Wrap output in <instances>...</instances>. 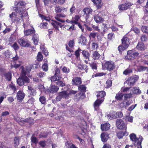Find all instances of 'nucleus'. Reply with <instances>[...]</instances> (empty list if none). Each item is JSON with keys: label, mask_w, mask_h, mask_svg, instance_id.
Instances as JSON below:
<instances>
[{"label": "nucleus", "mask_w": 148, "mask_h": 148, "mask_svg": "<svg viewBox=\"0 0 148 148\" xmlns=\"http://www.w3.org/2000/svg\"><path fill=\"white\" fill-rule=\"evenodd\" d=\"M31 70L30 68L28 69L27 68L26 69H25L24 68L22 69L20 77L17 80V83L19 86H22L25 84L30 82V80L27 76L29 77L28 74Z\"/></svg>", "instance_id": "nucleus-1"}, {"label": "nucleus", "mask_w": 148, "mask_h": 148, "mask_svg": "<svg viewBox=\"0 0 148 148\" xmlns=\"http://www.w3.org/2000/svg\"><path fill=\"white\" fill-rule=\"evenodd\" d=\"M106 95V92L104 91L99 92V93L97 95V99L94 103V106L95 110H99V107L103 101L104 97Z\"/></svg>", "instance_id": "nucleus-2"}, {"label": "nucleus", "mask_w": 148, "mask_h": 148, "mask_svg": "<svg viewBox=\"0 0 148 148\" xmlns=\"http://www.w3.org/2000/svg\"><path fill=\"white\" fill-rule=\"evenodd\" d=\"M129 39L128 38L127 35H125L121 40L122 45H119L118 49L120 52H122V51L124 50L127 49L130 44L129 42Z\"/></svg>", "instance_id": "nucleus-3"}, {"label": "nucleus", "mask_w": 148, "mask_h": 148, "mask_svg": "<svg viewBox=\"0 0 148 148\" xmlns=\"http://www.w3.org/2000/svg\"><path fill=\"white\" fill-rule=\"evenodd\" d=\"M83 11L84 13L82 16V17L85 19L84 22L87 23L90 17V15L92 14V10L90 8H86L84 9Z\"/></svg>", "instance_id": "nucleus-4"}, {"label": "nucleus", "mask_w": 148, "mask_h": 148, "mask_svg": "<svg viewBox=\"0 0 148 148\" xmlns=\"http://www.w3.org/2000/svg\"><path fill=\"white\" fill-rule=\"evenodd\" d=\"M18 42L21 46L24 47H28L30 45L29 42L24 38H22L19 39Z\"/></svg>", "instance_id": "nucleus-5"}, {"label": "nucleus", "mask_w": 148, "mask_h": 148, "mask_svg": "<svg viewBox=\"0 0 148 148\" xmlns=\"http://www.w3.org/2000/svg\"><path fill=\"white\" fill-rule=\"evenodd\" d=\"M17 7H14V10L16 12H15L16 15L19 17L22 18L23 17V12L25 10H23L22 7H19L18 8Z\"/></svg>", "instance_id": "nucleus-6"}, {"label": "nucleus", "mask_w": 148, "mask_h": 148, "mask_svg": "<svg viewBox=\"0 0 148 148\" xmlns=\"http://www.w3.org/2000/svg\"><path fill=\"white\" fill-rule=\"evenodd\" d=\"M141 138H143L140 136H139V138H137L136 135L134 133H132L130 134V139L133 142V143L134 145L136 144L138 142V143L140 140H141Z\"/></svg>", "instance_id": "nucleus-7"}, {"label": "nucleus", "mask_w": 148, "mask_h": 148, "mask_svg": "<svg viewBox=\"0 0 148 148\" xmlns=\"http://www.w3.org/2000/svg\"><path fill=\"white\" fill-rule=\"evenodd\" d=\"M105 66L106 69L109 71L113 70L115 67L114 64L112 62H107L105 64Z\"/></svg>", "instance_id": "nucleus-8"}, {"label": "nucleus", "mask_w": 148, "mask_h": 148, "mask_svg": "<svg viewBox=\"0 0 148 148\" xmlns=\"http://www.w3.org/2000/svg\"><path fill=\"white\" fill-rule=\"evenodd\" d=\"M116 126L120 129H122L125 127V125L123 121L121 119H117L116 121Z\"/></svg>", "instance_id": "nucleus-9"}, {"label": "nucleus", "mask_w": 148, "mask_h": 148, "mask_svg": "<svg viewBox=\"0 0 148 148\" xmlns=\"http://www.w3.org/2000/svg\"><path fill=\"white\" fill-rule=\"evenodd\" d=\"M67 10V8H64L61 6L56 5L55 7V10L57 13L66 12Z\"/></svg>", "instance_id": "nucleus-10"}, {"label": "nucleus", "mask_w": 148, "mask_h": 148, "mask_svg": "<svg viewBox=\"0 0 148 148\" xmlns=\"http://www.w3.org/2000/svg\"><path fill=\"white\" fill-rule=\"evenodd\" d=\"M82 82L81 78L79 77H74L72 81V83L74 85H80L82 84Z\"/></svg>", "instance_id": "nucleus-11"}, {"label": "nucleus", "mask_w": 148, "mask_h": 148, "mask_svg": "<svg viewBox=\"0 0 148 148\" xmlns=\"http://www.w3.org/2000/svg\"><path fill=\"white\" fill-rule=\"evenodd\" d=\"M59 89V87L55 85H51L47 90L48 92L53 93L56 92Z\"/></svg>", "instance_id": "nucleus-12"}, {"label": "nucleus", "mask_w": 148, "mask_h": 148, "mask_svg": "<svg viewBox=\"0 0 148 148\" xmlns=\"http://www.w3.org/2000/svg\"><path fill=\"white\" fill-rule=\"evenodd\" d=\"M141 92V91L138 87H135L133 88H131L130 87V94H140Z\"/></svg>", "instance_id": "nucleus-13"}, {"label": "nucleus", "mask_w": 148, "mask_h": 148, "mask_svg": "<svg viewBox=\"0 0 148 148\" xmlns=\"http://www.w3.org/2000/svg\"><path fill=\"white\" fill-rule=\"evenodd\" d=\"M66 15L65 14L63 13L57 14L55 17V18L58 21L61 22L62 23H64L65 21L61 19L60 18H64L65 17Z\"/></svg>", "instance_id": "nucleus-14"}, {"label": "nucleus", "mask_w": 148, "mask_h": 148, "mask_svg": "<svg viewBox=\"0 0 148 148\" xmlns=\"http://www.w3.org/2000/svg\"><path fill=\"white\" fill-rule=\"evenodd\" d=\"M138 76L136 75H133L130 77V86L135 85L136 82L138 79Z\"/></svg>", "instance_id": "nucleus-15"}, {"label": "nucleus", "mask_w": 148, "mask_h": 148, "mask_svg": "<svg viewBox=\"0 0 148 148\" xmlns=\"http://www.w3.org/2000/svg\"><path fill=\"white\" fill-rule=\"evenodd\" d=\"M25 94L21 91H19L17 93V98L18 100H22L24 98Z\"/></svg>", "instance_id": "nucleus-16"}, {"label": "nucleus", "mask_w": 148, "mask_h": 148, "mask_svg": "<svg viewBox=\"0 0 148 148\" xmlns=\"http://www.w3.org/2000/svg\"><path fill=\"white\" fill-rule=\"evenodd\" d=\"M79 42L81 43L82 45H86L87 43V41L85 37L82 35L79 37Z\"/></svg>", "instance_id": "nucleus-17"}, {"label": "nucleus", "mask_w": 148, "mask_h": 148, "mask_svg": "<svg viewBox=\"0 0 148 148\" xmlns=\"http://www.w3.org/2000/svg\"><path fill=\"white\" fill-rule=\"evenodd\" d=\"M94 19L95 21L98 23L102 22L103 20L101 17L99 16L98 15L94 16Z\"/></svg>", "instance_id": "nucleus-18"}, {"label": "nucleus", "mask_w": 148, "mask_h": 148, "mask_svg": "<svg viewBox=\"0 0 148 148\" xmlns=\"http://www.w3.org/2000/svg\"><path fill=\"white\" fill-rule=\"evenodd\" d=\"M101 140L103 142H106L109 138V135L108 134L106 133H103L101 134Z\"/></svg>", "instance_id": "nucleus-19"}, {"label": "nucleus", "mask_w": 148, "mask_h": 148, "mask_svg": "<svg viewBox=\"0 0 148 148\" xmlns=\"http://www.w3.org/2000/svg\"><path fill=\"white\" fill-rule=\"evenodd\" d=\"M130 3H127L119 5V8L120 10H124L127 9Z\"/></svg>", "instance_id": "nucleus-20"}, {"label": "nucleus", "mask_w": 148, "mask_h": 148, "mask_svg": "<svg viewBox=\"0 0 148 148\" xmlns=\"http://www.w3.org/2000/svg\"><path fill=\"white\" fill-rule=\"evenodd\" d=\"M62 98L68 99L69 97V92L66 91H64L59 92Z\"/></svg>", "instance_id": "nucleus-21"}, {"label": "nucleus", "mask_w": 148, "mask_h": 148, "mask_svg": "<svg viewBox=\"0 0 148 148\" xmlns=\"http://www.w3.org/2000/svg\"><path fill=\"white\" fill-rule=\"evenodd\" d=\"M28 92L31 95L33 96L35 95L36 94V91L31 86H28Z\"/></svg>", "instance_id": "nucleus-22"}, {"label": "nucleus", "mask_w": 148, "mask_h": 148, "mask_svg": "<svg viewBox=\"0 0 148 148\" xmlns=\"http://www.w3.org/2000/svg\"><path fill=\"white\" fill-rule=\"evenodd\" d=\"M110 124L107 123L101 125V130L103 131H106L108 130L110 128Z\"/></svg>", "instance_id": "nucleus-23"}, {"label": "nucleus", "mask_w": 148, "mask_h": 148, "mask_svg": "<svg viewBox=\"0 0 148 148\" xmlns=\"http://www.w3.org/2000/svg\"><path fill=\"white\" fill-rule=\"evenodd\" d=\"M136 47L137 49L140 50H144L146 49L143 43L141 42H138Z\"/></svg>", "instance_id": "nucleus-24"}, {"label": "nucleus", "mask_w": 148, "mask_h": 148, "mask_svg": "<svg viewBox=\"0 0 148 148\" xmlns=\"http://www.w3.org/2000/svg\"><path fill=\"white\" fill-rule=\"evenodd\" d=\"M78 100L84 99L85 97V94L83 92H79L76 94L75 96Z\"/></svg>", "instance_id": "nucleus-25"}, {"label": "nucleus", "mask_w": 148, "mask_h": 148, "mask_svg": "<svg viewBox=\"0 0 148 148\" xmlns=\"http://www.w3.org/2000/svg\"><path fill=\"white\" fill-rule=\"evenodd\" d=\"M128 135V133H126L125 132L123 133L122 131L117 132V136L118 138L121 139L122 138L123 136H127Z\"/></svg>", "instance_id": "nucleus-26"}, {"label": "nucleus", "mask_w": 148, "mask_h": 148, "mask_svg": "<svg viewBox=\"0 0 148 148\" xmlns=\"http://www.w3.org/2000/svg\"><path fill=\"white\" fill-rule=\"evenodd\" d=\"M61 78L62 77L61 76H59L58 75L57 76L54 75L51 77V82L58 81V80H60Z\"/></svg>", "instance_id": "nucleus-27"}, {"label": "nucleus", "mask_w": 148, "mask_h": 148, "mask_svg": "<svg viewBox=\"0 0 148 148\" xmlns=\"http://www.w3.org/2000/svg\"><path fill=\"white\" fill-rule=\"evenodd\" d=\"M82 53L86 59H88V61H89V58L90 57V54L87 51L84 50L82 52Z\"/></svg>", "instance_id": "nucleus-28"}, {"label": "nucleus", "mask_w": 148, "mask_h": 148, "mask_svg": "<svg viewBox=\"0 0 148 148\" xmlns=\"http://www.w3.org/2000/svg\"><path fill=\"white\" fill-rule=\"evenodd\" d=\"M100 55L97 51H95L92 54V58L94 60L98 59L100 57Z\"/></svg>", "instance_id": "nucleus-29"}, {"label": "nucleus", "mask_w": 148, "mask_h": 148, "mask_svg": "<svg viewBox=\"0 0 148 148\" xmlns=\"http://www.w3.org/2000/svg\"><path fill=\"white\" fill-rule=\"evenodd\" d=\"M130 56H131L130 59H133L134 58H136L139 55V53L136 52H130Z\"/></svg>", "instance_id": "nucleus-30"}, {"label": "nucleus", "mask_w": 148, "mask_h": 148, "mask_svg": "<svg viewBox=\"0 0 148 148\" xmlns=\"http://www.w3.org/2000/svg\"><path fill=\"white\" fill-rule=\"evenodd\" d=\"M78 88L79 90L84 93L86 91V87L84 85H82L78 86Z\"/></svg>", "instance_id": "nucleus-31"}, {"label": "nucleus", "mask_w": 148, "mask_h": 148, "mask_svg": "<svg viewBox=\"0 0 148 148\" xmlns=\"http://www.w3.org/2000/svg\"><path fill=\"white\" fill-rule=\"evenodd\" d=\"M78 69L81 70H85V71L87 72V70L88 69L87 66L86 65H82L79 64L77 66Z\"/></svg>", "instance_id": "nucleus-32"}, {"label": "nucleus", "mask_w": 148, "mask_h": 148, "mask_svg": "<svg viewBox=\"0 0 148 148\" xmlns=\"http://www.w3.org/2000/svg\"><path fill=\"white\" fill-rule=\"evenodd\" d=\"M94 4L96 5L97 9L100 8L102 6L101 0H97L95 1Z\"/></svg>", "instance_id": "nucleus-33"}, {"label": "nucleus", "mask_w": 148, "mask_h": 148, "mask_svg": "<svg viewBox=\"0 0 148 148\" xmlns=\"http://www.w3.org/2000/svg\"><path fill=\"white\" fill-rule=\"evenodd\" d=\"M9 44L10 45L15 51H17L19 49V47L16 42H14L12 45L10 43H9Z\"/></svg>", "instance_id": "nucleus-34"}, {"label": "nucleus", "mask_w": 148, "mask_h": 148, "mask_svg": "<svg viewBox=\"0 0 148 148\" xmlns=\"http://www.w3.org/2000/svg\"><path fill=\"white\" fill-rule=\"evenodd\" d=\"M34 32V30L32 29H29L26 30H24L25 35L27 36Z\"/></svg>", "instance_id": "nucleus-35"}, {"label": "nucleus", "mask_w": 148, "mask_h": 148, "mask_svg": "<svg viewBox=\"0 0 148 148\" xmlns=\"http://www.w3.org/2000/svg\"><path fill=\"white\" fill-rule=\"evenodd\" d=\"M25 3L23 1H21L19 2L16 1L15 3V7H19L21 6H24L25 4Z\"/></svg>", "instance_id": "nucleus-36"}, {"label": "nucleus", "mask_w": 148, "mask_h": 148, "mask_svg": "<svg viewBox=\"0 0 148 148\" xmlns=\"http://www.w3.org/2000/svg\"><path fill=\"white\" fill-rule=\"evenodd\" d=\"M32 39L33 40L34 44L36 45H37L39 41L38 36L37 35H36V34H34L33 36Z\"/></svg>", "instance_id": "nucleus-37"}, {"label": "nucleus", "mask_w": 148, "mask_h": 148, "mask_svg": "<svg viewBox=\"0 0 148 148\" xmlns=\"http://www.w3.org/2000/svg\"><path fill=\"white\" fill-rule=\"evenodd\" d=\"M4 76L6 79L8 81H10L11 80V74L10 73H7L4 74Z\"/></svg>", "instance_id": "nucleus-38"}, {"label": "nucleus", "mask_w": 148, "mask_h": 148, "mask_svg": "<svg viewBox=\"0 0 148 148\" xmlns=\"http://www.w3.org/2000/svg\"><path fill=\"white\" fill-rule=\"evenodd\" d=\"M141 140H140L139 142H138L136 144H134V146H132V148H135L136 146L135 145H137V148H142V146L141 145L143 139V138H141Z\"/></svg>", "instance_id": "nucleus-39"}, {"label": "nucleus", "mask_w": 148, "mask_h": 148, "mask_svg": "<svg viewBox=\"0 0 148 148\" xmlns=\"http://www.w3.org/2000/svg\"><path fill=\"white\" fill-rule=\"evenodd\" d=\"M43 56L41 52H39L38 53L37 56V60L39 62L41 61L43 59Z\"/></svg>", "instance_id": "nucleus-40"}, {"label": "nucleus", "mask_w": 148, "mask_h": 148, "mask_svg": "<svg viewBox=\"0 0 148 148\" xmlns=\"http://www.w3.org/2000/svg\"><path fill=\"white\" fill-rule=\"evenodd\" d=\"M125 100V103H126L127 106H129L130 103L128 101V99H130V94H125L124 95Z\"/></svg>", "instance_id": "nucleus-41"}, {"label": "nucleus", "mask_w": 148, "mask_h": 148, "mask_svg": "<svg viewBox=\"0 0 148 148\" xmlns=\"http://www.w3.org/2000/svg\"><path fill=\"white\" fill-rule=\"evenodd\" d=\"M39 100L42 104H44L46 103V99L44 96H40L39 98Z\"/></svg>", "instance_id": "nucleus-42"}, {"label": "nucleus", "mask_w": 148, "mask_h": 148, "mask_svg": "<svg viewBox=\"0 0 148 148\" xmlns=\"http://www.w3.org/2000/svg\"><path fill=\"white\" fill-rule=\"evenodd\" d=\"M123 96V94L122 93H118L116 94L115 98L117 100H121L122 99Z\"/></svg>", "instance_id": "nucleus-43"}, {"label": "nucleus", "mask_w": 148, "mask_h": 148, "mask_svg": "<svg viewBox=\"0 0 148 148\" xmlns=\"http://www.w3.org/2000/svg\"><path fill=\"white\" fill-rule=\"evenodd\" d=\"M19 144V140L18 138L16 137L14 140V146L17 147Z\"/></svg>", "instance_id": "nucleus-44"}, {"label": "nucleus", "mask_w": 148, "mask_h": 148, "mask_svg": "<svg viewBox=\"0 0 148 148\" xmlns=\"http://www.w3.org/2000/svg\"><path fill=\"white\" fill-rule=\"evenodd\" d=\"M138 70L139 72L144 71H148V68L147 67L141 66L138 69Z\"/></svg>", "instance_id": "nucleus-45"}, {"label": "nucleus", "mask_w": 148, "mask_h": 148, "mask_svg": "<svg viewBox=\"0 0 148 148\" xmlns=\"http://www.w3.org/2000/svg\"><path fill=\"white\" fill-rule=\"evenodd\" d=\"M141 30L143 32L148 34V27L147 26H143L141 28Z\"/></svg>", "instance_id": "nucleus-46"}, {"label": "nucleus", "mask_w": 148, "mask_h": 148, "mask_svg": "<svg viewBox=\"0 0 148 148\" xmlns=\"http://www.w3.org/2000/svg\"><path fill=\"white\" fill-rule=\"evenodd\" d=\"M56 85H59L63 87L65 86V83H63V82L60 80H58L56 82Z\"/></svg>", "instance_id": "nucleus-47"}, {"label": "nucleus", "mask_w": 148, "mask_h": 148, "mask_svg": "<svg viewBox=\"0 0 148 148\" xmlns=\"http://www.w3.org/2000/svg\"><path fill=\"white\" fill-rule=\"evenodd\" d=\"M31 142L34 143L36 144L38 143V139L35 136H32L31 138Z\"/></svg>", "instance_id": "nucleus-48"}, {"label": "nucleus", "mask_w": 148, "mask_h": 148, "mask_svg": "<svg viewBox=\"0 0 148 148\" xmlns=\"http://www.w3.org/2000/svg\"><path fill=\"white\" fill-rule=\"evenodd\" d=\"M92 47L94 49H97L98 47V44L96 42H93L92 44Z\"/></svg>", "instance_id": "nucleus-49"}, {"label": "nucleus", "mask_w": 148, "mask_h": 148, "mask_svg": "<svg viewBox=\"0 0 148 148\" xmlns=\"http://www.w3.org/2000/svg\"><path fill=\"white\" fill-rule=\"evenodd\" d=\"M48 133L46 132L41 133L39 135V137L41 138L42 137L46 138L48 136Z\"/></svg>", "instance_id": "nucleus-50"}, {"label": "nucleus", "mask_w": 148, "mask_h": 148, "mask_svg": "<svg viewBox=\"0 0 148 148\" xmlns=\"http://www.w3.org/2000/svg\"><path fill=\"white\" fill-rule=\"evenodd\" d=\"M106 84L107 85L106 87L107 88L110 87L112 86V81L108 79L106 82Z\"/></svg>", "instance_id": "nucleus-51"}, {"label": "nucleus", "mask_w": 148, "mask_h": 148, "mask_svg": "<svg viewBox=\"0 0 148 148\" xmlns=\"http://www.w3.org/2000/svg\"><path fill=\"white\" fill-rule=\"evenodd\" d=\"M90 66L92 69H97V64L94 62H92L89 64Z\"/></svg>", "instance_id": "nucleus-52"}, {"label": "nucleus", "mask_w": 148, "mask_h": 148, "mask_svg": "<svg viewBox=\"0 0 148 148\" xmlns=\"http://www.w3.org/2000/svg\"><path fill=\"white\" fill-rule=\"evenodd\" d=\"M74 40H71L69 42L68 45L70 47H73L74 45Z\"/></svg>", "instance_id": "nucleus-53"}, {"label": "nucleus", "mask_w": 148, "mask_h": 148, "mask_svg": "<svg viewBox=\"0 0 148 148\" xmlns=\"http://www.w3.org/2000/svg\"><path fill=\"white\" fill-rule=\"evenodd\" d=\"M60 71L58 68L56 67L55 71V73L54 75H56L57 76H61L60 75Z\"/></svg>", "instance_id": "nucleus-54"}, {"label": "nucleus", "mask_w": 148, "mask_h": 148, "mask_svg": "<svg viewBox=\"0 0 148 148\" xmlns=\"http://www.w3.org/2000/svg\"><path fill=\"white\" fill-rule=\"evenodd\" d=\"M42 68L43 70L45 71H47L48 69V66L47 64L45 63L42 66Z\"/></svg>", "instance_id": "nucleus-55"}, {"label": "nucleus", "mask_w": 148, "mask_h": 148, "mask_svg": "<svg viewBox=\"0 0 148 148\" xmlns=\"http://www.w3.org/2000/svg\"><path fill=\"white\" fill-rule=\"evenodd\" d=\"M97 35V33H91L89 35V37L90 39H91V38H95Z\"/></svg>", "instance_id": "nucleus-56"}, {"label": "nucleus", "mask_w": 148, "mask_h": 148, "mask_svg": "<svg viewBox=\"0 0 148 148\" xmlns=\"http://www.w3.org/2000/svg\"><path fill=\"white\" fill-rule=\"evenodd\" d=\"M82 51L81 49L79 48L76 51H75V55L77 58H78L80 55V52Z\"/></svg>", "instance_id": "nucleus-57"}, {"label": "nucleus", "mask_w": 148, "mask_h": 148, "mask_svg": "<svg viewBox=\"0 0 148 148\" xmlns=\"http://www.w3.org/2000/svg\"><path fill=\"white\" fill-rule=\"evenodd\" d=\"M106 74L103 73H96L95 74L93 75L92 77H93L94 76L95 77H97V76H101L103 75H105Z\"/></svg>", "instance_id": "nucleus-58"}, {"label": "nucleus", "mask_w": 148, "mask_h": 148, "mask_svg": "<svg viewBox=\"0 0 148 148\" xmlns=\"http://www.w3.org/2000/svg\"><path fill=\"white\" fill-rule=\"evenodd\" d=\"M62 70L63 72L66 73H68L69 71V69L65 66L63 67Z\"/></svg>", "instance_id": "nucleus-59"}, {"label": "nucleus", "mask_w": 148, "mask_h": 148, "mask_svg": "<svg viewBox=\"0 0 148 148\" xmlns=\"http://www.w3.org/2000/svg\"><path fill=\"white\" fill-rule=\"evenodd\" d=\"M75 9L76 8L75 6H74V5H73L71 8L70 9V11L71 12V14H73L74 13Z\"/></svg>", "instance_id": "nucleus-60"}, {"label": "nucleus", "mask_w": 148, "mask_h": 148, "mask_svg": "<svg viewBox=\"0 0 148 148\" xmlns=\"http://www.w3.org/2000/svg\"><path fill=\"white\" fill-rule=\"evenodd\" d=\"M9 114V112L8 111L3 112L1 114L2 116H6Z\"/></svg>", "instance_id": "nucleus-61"}, {"label": "nucleus", "mask_w": 148, "mask_h": 148, "mask_svg": "<svg viewBox=\"0 0 148 148\" xmlns=\"http://www.w3.org/2000/svg\"><path fill=\"white\" fill-rule=\"evenodd\" d=\"M14 120L16 122H18V123L21 122V119H20V118L15 116H14Z\"/></svg>", "instance_id": "nucleus-62"}, {"label": "nucleus", "mask_w": 148, "mask_h": 148, "mask_svg": "<svg viewBox=\"0 0 148 148\" xmlns=\"http://www.w3.org/2000/svg\"><path fill=\"white\" fill-rule=\"evenodd\" d=\"M62 97L60 95V93H59L58 94V95L56 97V100L58 101H60Z\"/></svg>", "instance_id": "nucleus-63"}, {"label": "nucleus", "mask_w": 148, "mask_h": 148, "mask_svg": "<svg viewBox=\"0 0 148 148\" xmlns=\"http://www.w3.org/2000/svg\"><path fill=\"white\" fill-rule=\"evenodd\" d=\"M114 38V34L113 33H110L108 35V38L109 40H111Z\"/></svg>", "instance_id": "nucleus-64"}]
</instances>
